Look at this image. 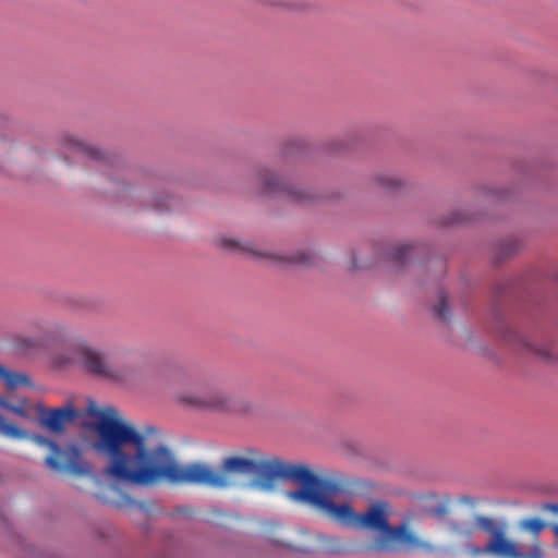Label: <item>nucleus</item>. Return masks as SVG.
<instances>
[{"instance_id":"nucleus-1","label":"nucleus","mask_w":558,"mask_h":558,"mask_svg":"<svg viewBox=\"0 0 558 558\" xmlns=\"http://www.w3.org/2000/svg\"><path fill=\"white\" fill-rule=\"evenodd\" d=\"M155 434L153 426L140 430L118 414V483L153 487L169 482L226 488L234 485L239 476L252 475L253 484L263 490H272L279 481L298 483L300 488L287 492V497L313 506L338 523L343 520L339 509L351 507L333 501L351 496L355 488V483L344 475L319 477L305 464L267 458L255 449L247 450V456L226 458L218 470L204 463L181 465L170 448L150 444Z\"/></svg>"},{"instance_id":"nucleus-2","label":"nucleus","mask_w":558,"mask_h":558,"mask_svg":"<svg viewBox=\"0 0 558 558\" xmlns=\"http://www.w3.org/2000/svg\"><path fill=\"white\" fill-rule=\"evenodd\" d=\"M339 514L343 518L340 523L345 526L379 532V535L366 545L368 551L393 553L401 548L413 549L421 546L418 538L407 524H389L390 509L387 502L376 501L364 513L355 512L352 507H341Z\"/></svg>"},{"instance_id":"nucleus-3","label":"nucleus","mask_w":558,"mask_h":558,"mask_svg":"<svg viewBox=\"0 0 558 558\" xmlns=\"http://www.w3.org/2000/svg\"><path fill=\"white\" fill-rule=\"evenodd\" d=\"M58 366L77 365L98 378L121 383L128 376L126 369L113 365L105 352L87 343L70 345L54 356Z\"/></svg>"},{"instance_id":"nucleus-4","label":"nucleus","mask_w":558,"mask_h":558,"mask_svg":"<svg viewBox=\"0 0 558 558\" xmlns=\"http://www.w3.org/2000/svg\"><path fill=\"white\" fill-rule=\"evenodd\" d=\"M35 441L45 446L50 453L45 458V464L53 472L83 476L90 473L89 464L83 459L81 450L73 444L60 447L53 440L36 436Z\"/></svg>"},{"instance_id":"nucleus-5","label":"nucleus","mask_w":558,"mask_h":558,"mask_svg":"<svg viewBox=\"0 0 558 558\" xmlns=\"http://www.w3.org/2000/svg\"><path fill=\"white\" fill-rule=\"evenodd\" d=\"M179 402L196 410L223 413V414H246L252 411L253 405L244 399H232L222 391H208L204 393H181Z\"/></svg>"},{"instance_id":"nucleus-6","label":"nucleus","mask_w":558,"mask_h":558,"mask_svg":"<svg viewBox=\"0 0 558 558\" xmlns=\"http://www.w3.org/2000/svg\"><path fill=\"white\" fill-rule=\"evenodd\" d=\"M220 246L230 252H245V253H250L257 257L270 258L276 262L284 263V264H298V265L311 266V265L316 264V260H317V256L313 252H310V251L302 250V251H298L293 255L282 256V255L256 251L254 248L253 244L248 241L240 242V241H236L234 239H229V238H222L220 240Z\"/></svg>"},{"instance_id":"nucleus-7","label":"nucleus","mask_w":558,"mask_h":558,"mask_svg":"<svg viewBox=\"0 0 558 558\" xmlns=\"http://www.w3.org/2000/svg\"><path fill=\"white\" fill-rule=\"evenodd\" d=\"M507 341L520 350L532 352L545 363L554 364L558 362V348L554 342L533 344L517 331H510L507 337Z\"/></svg>"},{"instance_id":"nucleus-8","label":"nucleus","mask_w":558,"mask_h":558,"mask_svg":"<svg viewBox=\"0 0 558 558\" xmlns=\"http://www.w3.org/2000/svg\"><path fill=\"white\" fill-rule=\"evenodd\" d=\"M78 416V411L68 404L57 409H45L40 413V424L53 433H62Z\"/></svg>"},{"instance_id":"nucleus-9","label":"nucleus","mask_w":558,"mask_h":558,"mask_svg":"<svg viewBox=\"0 0 558 558\" xmlns=\"http://www.w3.org/2000/svg\"><path fill=\"white\" fill-rule=\"evenodd\" d=\"M260 183L263 192L266 194H279L284 193L287 196L294 202H305L310 198V195L301 190H295L294 186L287 184L279 180L276 174L269 171H265L260 174Z\"/></svg>"},{"instance_id":"nucleus-10","label":"nucleus","mask_w":558,"mask_h":558,"mask_svg":"<svg viewBox=\"0 0 558 558\" xmlns=\"http://www.w3.org/2000/svg\"><path fill=\"white\" fill-rule=\"evenodd\" d=\"M487 550H489L490 556L498 558L523 557V553L520 550L519 545L507 537L505 527L490 537L487 543Z\"/></svg>"},{"instance_id":"nucleus-11","label":"nucleus","mask_w":558,"mask_h":558,"mask_svg":"<svg viewBox=\"0 0 558 558\" xmlns=\"http://www.w3.org/2000/svg\"><path fill=\"white\" fill-rule=\"evenodd\" d=\"M62 143L66 149L83 154L92 159H100L102 157L101 151L97 147L78 140L72 134H65L62 137Z\"/></svg>"},{"instance_id":"nucleus-12","label":"nucleus","mask_w":558,"mask_h":558,"mask_svg":"<svg viewBox=\"0 0 558 558\" xmlns=\"http://www.w3.org/2000/svg\"><path fill=\"white\" fill-rule=\"evenodd\" d=\"M0 380H2L8 388L31 385V380L26 375L13 372L2 365H0Z\"/></svg>"},{"instance_id":"nucleus-13","label":"nucleus","mask_w":558,"mask_h":558,"mask_svg":"<svg viewBox=\"0 0 558 558\" xmlns=\"http://www.w3.org/2000/svg\"><path fill=\"white\" fill-rule=\"evenodd\" d=\"M546 523L538 518L523 519L519 522V527L533 534L534 542H538L541 532L545 529Z\"/></svg>"},{"instance_id":"nucleus-14","label":"nucleus","mask_w":558,"mask_h":558,"mask_svg":"<svg viewBox=\"0 0 558 558\" xmlns=\"http://www.w3.org/2000/svg\"><path fill=\"white\" fill-rule=\"evenodd\" d=\"M0 433L10 438L21 439L26 437V432L14 424L8 423L0 414Z\"/></svg>"},{"instance_id":"nucleus-15","label":"nucleus","mask_w":558,"mask_h":558,"mask_svg":"<svg viewBox=\"0 0 558 558\" xmlns=\"http://www.w3.org/2000/svg\"><path fill=\"white\" fill-rule=\"evenodd\" d=\"M413 247L409 244H400L395 246L390 252V258L399 266H403L411 255Z\"/></svg>"},{"instance_id":"nucleus-16","label":"nucleus","mask_w":558,"mask_h":558,"mask_svg":"<svg viewBox=\"0 0 558 558\" xmlns=\"http://www.w3.org/2000/svg\"><path fill=\"white\" fill-rule=\"evenodd\" d=\"M475 524L477 527L489 533L490 537H493L494 535L497 534V532H500L504 529V526H498L493 519L483 515H477L475 518Z\"/></svg>"},{"instance_id":"nucleus-17","label":"nucleus","mask_w":558,"mask_h":558,"mask_svg":"<svg viewBox=\"0 0 558 558\" xmlns=\"http://www.w3.org/2000/svg\"><path fill=\"white\" fill-rule=\"evenodd\" d=\"M377 181L378 184L387 191H397L402 186V181L391 175L378 177Z\"/></svg>"},{"instance_id":"nucleus-18","label":"nucleus","mask_w":558,"mask_h":558,"mask_svg":"<svg viewBox=\"0 0 558 558\" xmlns=\"http://www.w3.org/2000/svg\"><path fill=\"white\" fill-rule=\"evenodd\" d=\"M435 315L442 320H446L450 316V310L448 306L447 298L444 293L439 295L438 304L434 307Z\"/></svg>"},{"instance_id":"nucleus-19","label":"nucleus","mask_w":558,"mask_h":558,"mask_svg":"<svg viewBox=\"0 0 558 558\" xmlns=\"http://www.w3.org/2000/svg\"><path fill=\"white\" fill-rule=\"evenodd\" d=\"M0 408L9 410L22 417H25L27 415L24 404L13 405L4 397H0Z\"/></svg>"},{"instance_id":"nucleus-20","label":"nucleus","mask_w":558,"mask_h":558,"mask_svg":"<svg viewBox=\"0 0 558 558\" xmlns=\"http://www.w3.org/2000/svg\"><path fill=\"white\" fill-rule=\"evenodd\" d=\"M469 553L473 557L489 555V550H487V544L483 547L472 546L469 548Z\"/></svg>"},{"instance_id":"nucleus-21","label":"nucleus","mask_w":558,"mask_h":558,"mask_svg":"<svg viewBox=\"0 0 558 558\" xmlns=\"http://www.w3.org/2000/svg\"><path fill=\"white\" fill-rule=\"evenodd\" d=\"M432 512L437 517H445L448 513V509L446 506H439L432 509Z\"/></svg>"},{"instance_id":"nucleus-22","label":"nucleus","mask_w":558,"mask_h":558,"mask_svg":"<svg viewBox=\"0 0 558 558\" xmlns=\"http://www.w3.org/2000/svg\"><path fill=\"white\" fill-rule=\"evenodd\" d=\"M542 509L558 514V504H544Z\"/></svg>"},{"instance_id":"nucleus-23","label":"nucleus","mask_w":558,"mask_h":558,"mask_svg":"<svg viewBox=\"0 0 558 558\" xmlns=\"http://www.w3.org/2000/svg\"><path fill=\"white\" fill-rule=\"evenodd\" d=\"M32 345H33V341H31V340H23V343L19 344V348L20 349H27V348H31Z\"/></svg>"},{"instance_id":"nucleus-24","label":"nucleus","mask_w":558,"mask_h":558,"mask_svg":"<svg viewBox=\"0 0 558 558\" xmlns=\"http://www.w3.org/2000/svg\"><path fill=\"white\" fill-rule=\"evenodd\" d=\"M551 529H553V531H554V533H555L556 537L558 538V524H554V525L551 526Z\"/></svg>"}]
</instances>
